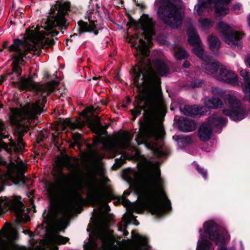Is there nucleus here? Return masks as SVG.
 <instances>
[{
    "instance_id": "obj_1",
    "label": "nucleus",
    "mask_w": 250,
    "mask_h": 250,
    "mask_svg": "<svg viewBox=\"0 0 250 250\" xmlns=\"http://www.w3.org/2000/svg\"><path fill=\"white\" fill-rule=\"evenodd\" d=\"M161 79H133L139 94L135 102V108L131 111L135 119L144 110L145 120L141 125L136 141L144 144L157 157L167 155L163 136L165 134L163 119L167 112L162 98Z\"/></svg>"
},
{
    "instance_id": "obj_2",
    "label": "nucleus",
    "mask_w": 250,
    "mask_h": 250,
    "mask_svg": "<svg viewBox=\"0 0 250 250\" xmlns=\"http://www.w3.org/2000/svg\"><path fill=\"white\" fill-rule=\"evenodd\" d=\"M70 3L64 2L59 5L57 14L55 16H50L46 22L44 30L36 31L29 30L27 31V38L31 42L29 44L19 39H15L12 44L8 46V42H5L2 45L1 51L4 48H8L9 52H12L13 62L12 75L19 77L21 73V65L23 64V57L30 52L35 55H40L42 49L47 48L54 44V40L46 36L51 35L52 36L57 35L59 32L53 29L54 27H59V29H65L67 27L64 16L69 10Z\"/></svg>"
},
{
    "instance_id": "obj_3",
    "label": "nucleus",
    "mask_w": 250,
    "mask_h": 250,
    "mask_svg": "<svg viewBox=\"0 0 250 250\" xmlns=\"http://www.w3.org/2000/svg\"><path fill=\"white\" fill-rule=\"evenodd\" d=\"M58 171L54 174V179L46 184V190L49 197L52 200L60 199L63 205L60 212L61 217L56 220L55 225L56 229L61 230L73 211L82 207L84 199L81 193L85 188V183L82 179H78L77 182L69 188H64L63 184L68 183L74 176L70 174H65L63 168L65 167L69 170L74 168L73 164L67 159H59L56 161Z\"/></svg>"
},
{
    "instance_id": "obj_4",
    "label": "nucleus",
    "mask_w": 250,
    "mask_h": 250,
    "mask_svg": "<svg viewBox=\"0 0 250 250\" xmlns=\"http://www.w3.org/2000/svg\"><path fill=\"white\" fill-rule=\"evenodd\" d=\"M21 200L20 196H15L11 199L7 197H0V215L6 210H10L15 213L18 222L28 221V216L23 217V204ZM17 237L16 229L10 224H6L0 230V250H58L56 245L64 244L69 240L68 238L60 235L58 232H51L47 236L43 246L40 245L36 248H27L16 243Z\"/></svg>"
},
{
    "instance_id": "obj_5",
    "label": "nucleus",
    "mask_w": 250,
    "mask_h": 250,
    "mask_svg": "<svg viewBox=\"0 0 250 250\" xmlns=\"http://www.w3.org/2000/svg\"><path fill=\"white\" fill-rule=\"evenodd\" d=\"M138 166L140 172L131 169H126L123 171V176L125 180L134 188L138 194L139 201L136 203H130L125 197L130 194L129 190H125L124 192V197H122L119 200L126 208L129 205L132 204H138L141 201L140 192L139 190V186L143 181H148L151 184L154 188L157 195H158V202L160 206L165 208L162 211V214H164L170 210V202L167 199L166 194L163 188V183L160 178L159 171L156 169L152 171H148V169L151 166V162L148 160L144 156H140Z\"/></svg>"
},
{
    "instance_id": "obj_6",
    "label": "nucleus",
    "mask_w": 250,
    "mask_h": 250,
    "mask_svg": "<svg viewBox=\"0 0 250 250\" xmlns=\"http://www.w3.org/2000/svg\"><path fill=\"white\" fill-rule=\"evenodd\" d=\"M140 23L143 34L148 42L147 47L145 42L142 39L139 40V44L136 47L139 54L136 55L139 60L137 64L133 68L132 75L133 78H158L159 76H165L168 73L166 64L160 60H155L151 64L149 59L148 47L151 45L152 36L154 34V23L151 18L144 15L140 20Z\"/></svg>"
},
{
    "instance_id": "obj_7",
    "label": "nucleus",
    "mask_w": 250,
    "mask_h": 250,
    "mask_svg": "<svg viewBox=\"0 0 250 250\" xmlns=\"http://www.w3.org/2000/svg\"><path fill=\"white\" fill-rule=\"evenodd\" d=\"M132 239L117 238L106 224H102L93 233L84 250H149L146 237L136 230L131 232Z\"/></svg>"
},
{
    "instance_id": "obj_8",
    "label": "nucleus",
    "mask_w": 250,
    "mask_h": 250,
    "mask_svg": "<svg viewBox=\"0 0 250 250\" xmlns=\"http://www.w3.org/2000/svg\"><path fill=\"white\" fill-rule=\"evenodd\" d=\"M45 103V96L42 100H38L34 104H28L21 109L10 108L11 115L9 119L12 125L17 126H22L23 130L17 138V143L11 141L9 144L1 142L0 145L8 153H11L14 151H21L24 147V143L22 141V136L26 133L29 126H31L32 122L35 119L37 114H40ZM8 135L4 131V124L0 122V141L6 138Z\"/></svg>"
},
{
    "instance_id": "obj_9",
    "label": "nucleus",
    "mask_w": 250,
    "mask_h": 250,
    "mask_svg": "<svg viewBox=\"0 0 250 250\" xmlns=\"http://www.w3.org/2000/svg\"><path fill=\"white\" fill-rule=\"evenodd\" d=\"M151 184L148 181L141 182L139 186L141 201L139 203L130 204L127 207V212L123 216L122 221L118 224L119 230L125 229L132 219L137 221L133 214L134 212L141 213L148 210L152 214L158 216L163 214L162 211L165 208L160 206L158 195Z\"/></svg>"
},
{
    "instance_id": "obj_10",
    "label": "nucleus",
    "mask_w": 250,
    "mask_h": 250,
    "mask_svg": "<svg viewBox=\"0 0 250 250\" xmlns=\"http://www.w3.org/2000/svg\"><path fill=\"white\" fill-rule=\"evenodd\" d=\"M133 136L128 131L120 132L112 137L101 139L103 149L108 152H115L117 149H127L130 151H135L136 155L139 151L136 146L131 144Z\"/></svg>"
},
{
    "instance_id": "obj_11",
    "label": "nucleus",
    "mask_w": 250,
    "mask_h": 250,
    "mask_svg": "<svg viewBox=\"0 0 250 250\" xmlns=\"http://www.w3.org/2000/svg\"><path fill=\"white\" fill-rule=\"evenodd\" d=\"M114 198V195L105 186L96 181L89 184L86 199L93 207L105 206Z\"/></svg>"
},
{
    "instance_id": "obj_12",
    "label": "nucleus",
    "mask_w": 250,
    "mask_h": 250,
    "mask_svg": "<svg viewBox=\"0 0 250 250\" xmlns=\"http://www.w3.org/2000/svg\"><path fill=\"white\" fill-rule=\"evenodd\" d=\"M5 164V162L0 156V185H5L7 180H10L14 183L24 181V174L27 168L25 163L22 161L17 164L11 163L7 166L6 171H4L1 167Z\"/></svg>"
},
{
    "instance_id": "obj_13",
    "label": "nucleus",
    "mask_w": 250,
    "mask_h": 250,
    "mask_svg": "<svg viewBox=\"0 0 250 250\" xmlns=\"http://www.w3.org/2000/svg\"><path fill=\"white\" fill-rule=\"evenodd\" d=\"M212 57H207L202 64L203 71L212 76H218L225 78H237L232 71L228 70L226 67L218 62H211Z\"/></svg>"
},
{
    "instance_id": "obj_14",
    "label": "nucleus",
    "mask_w": 250,
    "mask_h": 250,
    "mask_svg": "<svg viewBox=\"0 0 250 250\" xmlns=\"http://www.w3.org/2000/svg\"><path fill=\"white\" fill-rule=\"evenodd\" d=\"M201 0H199L200 1ZM221 0H207V1H201L194 6V13L202 15L204 12L208 13L212 9V4L215 7V13L216 17L222 18L229 13V8L221 4Z\"/></svg>"
},
{
    "instance_id": "obj_15",
    "label": "nucleus",
    "mask_w": 250,
    "mask_h": 250,
    "mask_svg": "<svg viewBox=\"0 0 250 250\" xmlns=\"http://www.w3.org/2000/svg\"><path fill=\"white\" fill-rule=\"evenodd\" d=\"M217 28L221 34L223 41L231 46H237L241 48V39L243 34L234 31L228 24L220 21L217 25Z\"/></svg>"
},
{
    "instance_id": "obj_16",
    "label": "nucleus",
    "mask_w": 250,
    "mask_h": 250,
    "mask_svg": "<svg viewBox=\"0 0 250 250\" xmlns=\"http://www.w3.org/2000/svg\"><path fill=\"white\" fill-rule=\"evenodd\" d=\"M204 230L209 240L214 241L216 245L222 246L218 250H227L226 247L222 246L225 239L221 234V227L219 225L213 220H209L204 223Z\"/></svg>"
},
{
    "instance_id": "obj_17",
    "label": "nucleus",
    "mask_w": 250,
    "mask_h": 250,
    "mask_svg": "<svg viewBox=\"0 0 250 250\" xmlns=\"http://www.w3.org/2000/svg\"><path fill=\"white\" fill-rule=\"evenodd\" d=\"M12 84L15 87L19 88L21 90H34L38 89L43 90L46 93V95H48L52 92L58 85V84L54 82L48 83L45 85H42L40 88H38L32 81V79H20L18 82H13Z\"/></svg>"
},
{
    "instance_id": "obj_18",
    "label": "nucleus",
    "mask_w": 250,
    "mask_h": 250,
    "mask_svg": "<svg viewBox=\"0 0 250 250\" xmlns=\"http://www.w3.org/2000/svg\"><path fill=\"white\" fill-rule=\"evenodd\" d=\"M99 17V14L94 11H90L85 14V19L87 20V22H84L83 21H80L78 24L79 26V34L81 35L84 32H93L95 35L98 34V31L96 28V23L97 22V18Z\"/></svg>"
},
{
    "instance_id": "obj_19",
    "label": "nucleus",
    "mask_w": 250,
    "mask_h": 250,
    "mask_svg": "<svg viewBox=\"0 0 250 250\" xmlns=\"http://www.w3.org/2000/svg\"><path fill=\"white\" fill-rule=\"evenodd\" d=\"M187 34L189 44L194 47L192 49L194 53L204 61L209 56L204 54V47L196 29L190 26L188 30Z\"/></svg>"
},
{
    "instance_id": "obj_20",
    "label": "nucleus",
    "mask_w": 250,
    "mask_h": 250,
    "mask_svg": "<svg viewBox=\"0 0 250 250\" xmlns=\"http://www.w3.org/2000/svg\"><path fill=\"white\" fill-rule=\"evenodd\" d=\"M155 4L158 7V15L164 23L172 24V0H156Z\"/></svg>"
},
{
    "instance_id": "obj_21",
    "label": "nucleus",
    "mask_w": 250,
    "mask_h": 250,
    "mask_svg": "<svg viewBox=\"0 0 250 250\" xmlns=\"http://www.w3.org/2000/svg\"><path fill=\"white\" fill-rule=\"evenodd\" d=\"M174 123L179 130L184 132L193 131L197 128L195 122L188 117L175 116L174 118Z\"/></svg>"
},
{
    "instance_id": "obj_22",
    "label": "nucleus",
    "mask_w": 250,
    "mask_h": 250,
    "mask_svg": "<svg viewBox=\"0 0 250 250\" xmlns=\"http://www.w3.org/2000/svg\"><path fill=\"white\" fill-rule=\"evenodd\" d=\"M184 17L183 3L181 0H173V29L178 28Z\"/></svg>"
},
{
    "instance_id": "obj_23",
    "label": "nucleus",
    "mask_w": 250,
    "mask_h": 250,
    "mask_svg": "<svg viewBox=\"0 0 250 250\" xmlns=\"http://www.w3.org/2000/svg\"><path fill=\"white\" fill-rule=\"evenodd\" d=\"M234 86H241L245 93L244 100L250 103V79H220Z\"/></svg>"
},
{
    "instance_id": "obj_24",
    "label": "nucleus",
    "mask_w": 250,
    "mask_h": 250,
    "mask_svg": "<svg viewBox=\"0 0 250 250\" xmlns=\"http://www.w3.org/2000/svg\"><path fill=\"white\" fill-rule=\"evenodd\" d=\"M180 110L185 115L189 116L193 118H199L207 113L206 108L196 104L185 105L183 108L180 107Z\"/></svg>"
},
{
    "instance_id": "obj_25",
    "label": "nucleus",
    "mask_w": 250,
    "mask_h": 250,
    "mask_svg": "<svg viewBox=\"0 0 250 250\" xmlns=\"http://www.w3.org/2000/svg\"><path fill=\"white\" fill-rule=\"evenodd\" d=\"M222 113L235 122L241 121L245 117V111L241 104L231 108L224 109Z\"/></svg>"
},
{
    "instance_id": "obj_26",
    "label": "nucleus",
    "mask_w": 250,
    "mask_h": 250,
    "mask_svg": "<svg viewBox=\"0 0 250 250\" xmlns=\"http://www.w3.org/2000/svg\"><path fill=\"white\" fill-rule=\"evenodd\" d=\"M212 92L214 94L219 95L220 97L224 98V101L226 105L229 106L230 108L241 105V103L236 97L231 94H228L226 95L224 90L221 89L214 87L212 89Z\"/></svg>"
},
{
    "instance_id": "obj_27",
    "label": "nucleus",
    "mask_w": 250,
    "mask_h": 250,
    "mask_svg": "<svg viewBox=\"0 0 250 250\" xmlns=\"http://www.w3.org/2000/svg\"><path fill=\"white\" fill-rule=\"evenodd\" d=\"M208 124L216 132L220 133L222 127L226 124V120L225 118L218 116L217 114H213L208 118Z\"/></svg>"
},
{
    "instance_id": "obj_28",
    "label": "nucleus",
    "mask_w": 250,
    "mask_h": 250,
    "mask_svg": "<svg viewBox=\"0 0 250 250\" xmlns=\"http://www.w3.org/2000/svg\"><path fill=\"white\" fill-rule=\"evenodd\" d=\"M198 137L202 141H208L212 135V128L207 123H203L199 127Z\"/></svg>"
},
{
    "instance_id": "obj_29",
    "label": "nucleus",
    "mask_w": 250,
    "mask_h": 250,
    "mask_svg": "<svg viewBox=\"0 0 250 250\" xmlns=\"http://www.w3.org/2000/svg\"><path fill=\"white\" fill-rule=\"evenodd\" d=\"M204 104L206 108L207 112L209 111L210 108L215 109L221 108L223 105V102L218 97H211L210 98L206 97L204 98Z\"/></svg>"
},
{
    "instance_id": "obj_30",
    "label": "nucleus",
    "mask_w": 250,
    "mask_h": 250,
    "mask_svg": "<svg viewBox=\"0 0 250 250\" xmlns=\"http://www.w3.org/2000/svg\"><path fill=\"white\" fill-rule=\"evenodd\" d=\"M173 140H175L179 147L182 148L186 146L192 142L191 138L189 136L174 135Z\"/></svg>"
},
{
    "instance_id": "obj_31",
    "label": "nucleus",
    "mask_w": 250,
    "mask_h": 250,
    "mask_svg": "<svg viewBox=\"0 0 250 250\" xmlns=\"http://www.w3.org/2000/svg\"><path fill=\"white\" fill-rule=\"evenodd\" d=\"M209 48L213 52L217 51L220 46V42L215 36L210 35L208 38Z\"/></svg>"
},
{
    "instance_id": "obj_32",
    "label": "nucleus",
    "mask_w": 250,
    "mask_h": 250,
    "mask_svg": "<svg viewBox=\"0 0 250 250\" xmlns=\"http://www.w3.org/2000/svg\"><path fill=\"white\" fill-rule=\"evenodd\" d=\"M200 27L203 29H208L213 25L214 21L212 19L208 18H200L199 20Z\"/></svg>"
},
{
    "instance_id": "obj_33",
    "label": "nucleus",
    "mask_w": 250,
    "mask_h": 250,
    "mask_svg": "<svg viewBox=\"0 0 250 250\" xmlns=\"http://www.w3.org/2000/svg\"><path fill=\"white\" fill-rule=\"evenodd\" d=\"M174 56L177 60H184L188 58V54L182 47L179 46L175 49Z\"/></svg>"
},
{
    "instance_id": "obj_34",
    "label": "nucleus",
    "mask_w": 250,
    "mask_h": 250,
    "mask_svg": "<svg viewBox=\"0 0 250 250\" xmlns=\"http://www.w3.org/2000/svg\"><path fill=\"white\" fill-rule=\"evenodd\" d=\"M212 246V243L207 239L203 240L197 246L196 250H209Z\"/></svg>"
},
{
    "instance_id": "obj_35",
    "label": "nucleus",
    "mask_w": 250,
    "mask_h": 250,
    "mask_svg": "<svg viewBox=\"0 0 250 250\" xmlns=\"http://www.w3.org/2000/svg\"><path fill=\"white\" fill-rule=\"evenodd\" d=\"M196 170L200 174L204 180H207L208 177L207 170L201 167L198 164L196 165Z\"/></svg>"
},
{
    "instance_id": "obj_36",
    "label": "nucleus",
    "mask_w": 250,
    "mask_h": 250,
    "mask_svg": "<svg viewBox=\"0 0 250 250\" xmlns=\"http://www.w3.org/2000/svg\"><path fill=\"white\" fill-rule=\"evenodd\" d=\"M204 84V82L201 79H194V81H192L191 83V88H195V87H202Z\"/></svg>"
},
{
    "instance_id": "obj_37",
    "label": "nucleus",
    "mask_w": 250,
    "mask_h": 250,
    "mask_svg": "<svg viewBox=\"0 0 250 250\" xmlns=\"http://www.w3.org/2000/svg\"><path fill=\"white\" fill-rule=\"evenodd\" d=\"M81 135L78 133H75L73 134V139L74 140V144H72L71 145V147H74L75 145H80V140H81Z\"/></svg>"
},
{
    "instance_id": "obj_38",
    "label": "nucleus",
    "mask_w": 250,
    "mask_h": 250,
    "mask_svg": "<svg viewBox=\"0 0 250 250\" xmlns=\"http://www.w3.org/2000/svg\"><path fill=\"white\" fill-rule=\"evenodd\" d=\"M84 123L83 122L77 121L72 123L71 124V127L74 129L75 128H80L83 126Z\"/></svg>"
},
{
    "instance_id": "obj_39",
    "label": "nucleus",
    "mask_w": 250,
    "mask_h": 250,
    "mask_svg": "<svg viewBox=\"0 0 250 250\" xmlns=\"http://www.w3.org/2000/svg\"><path fill=\"white\" fill-rule=\"evenodd\" d=\"M233 10L236 13H240L242 11V5L240 3H236L232 5Z\"/></svg>"
},
{
    "instance_id": "obj_40",
    "label": "nucleus",
    "mask_w": 250,
    "mask_h": 250,
    "mask_svg": "<svg viewBox=\"0 0 250 250\" xmlns=\"http://www.w3.org/2000/svg\"><path fill=\"white\" fill-rule=\"evenodd\" d=\"M95 111V108L93 106H90L85 109L83 112L82 114L85 116H88V114H92Z\"/></svg>"
},
{
    "instance_id": "obj_41",
    "label": "nucleus",
    "mask_w": 250,
    "mask_h": 250,
    "mask_svg": "<svg viewBox=\"0 0 250 250\" xmlns=\"http://www.w3.org/2000/svg\"><path fill=\"white\" fill-rule=\"evenodd\" d=\"M240 73L243 78H250L249 73L246 70H241Z\"/></svg>"
},
{
    "instance_id": "obj_42",
    "label": "nucleus",
    "mask_w": 250,
    "mask_h": 250,
    "mask_svg": "<svg viewBox=\"0 0 250 250\" xmlns=\"http://www.w3.org/2000/svg\"><path fill=\"white\" fill-rule=\"evenodd\" d=\"M190 65V62L188 61H185L183 63V66L185 68H188Z\"/></svg>"
},
{
    "instance_id": "obj_43",
    "label": "nucleus",
    "mask_w": 250,
    "mask_h": 250,
    "mask_svg": "<svg viewBox=\"0 0 250 250\" xmlns=\"http://www.w3.org/2000/svg\"><path fill=\"white\" fill-rule=\"evenodd\" d=\"M221 0L222 1L221 4H223L224 6H226L227 7H228V5L229 3V2L231 1V0Z\"/></svg>"
},
{
    "instance_id": "obj_44",
    "label": "nucleus",
    "mask_w": 250,
    "mask_h": 250,
    "mask_svg": "<svg viewBox=\"0 0 250 250\" xmlns=\"http://www.w3.org/2000/svg\"><path fill=\"white\" fill-rule=\"evenodd\" d=\"M95 156L96 158L99 159H102L105 157V155L104 154H100L98 153H96Z\"/></svg>"
},
{
    "instance_id": "obj_45",
    "label": "nucleus",
    "mask_w": 250,
    "mask_h": 250,
    "mask_svg": "<svg viewBox=\"0 0 250 250\" xmlns=\"http://www.w3.org/2000/svg\"><path fill=\"white\" fill-rule=\"evenodd\" d=\"M121 231H123V235L124 236H126L127 235V234H128V232L127 231V230L125 229H123V230H120Z\"/></svg>"
},
{
    "instance_id": "obj_46",
    "label": "nucleus",
    "mask_w": 250,
    "mask_h": 250,
    "mask_svg": "<svg viewBox=\"0 0 250 250\" xmlns=\"http://www.w3.org/2000/svg\"><path fill=\"white\" fill-rule=\"evenodd\" d=\"M49 77H50V75L48 72H46L44 73L43 78H49Z\"/></svg>"
},
{
    "instance_id": "obj_47",
    "label": "nucleus",
    "mask_w": 250,
    "mask_h": 250,
    "mask_svg": "<svg viewBox=\"0 0 250 250\" xmlns=\"http://www.w3.org/2000/svg\"><path fill=\"white\" fill-rule=\"evenodd\" d=\"M131 223H133L135 225H138L139 224V222H138V221L137 220V221H135L134 219H132V221L131 222Z\"/></svg>"
},
{
    "instance_id": "obj_48",
    "label": "nucleus",
    "mask_w": 250,
    "mask_h": 250,
    "mask_svg": "<svg viewBox=\"0 0 250 250\" xmlns=\"http://www.w3.org/2000/svg\"><path fill=\"white\" fill-rule=\"evenodd\" d=\"M247 63L248 64V65H249V66L250 67V57H248L247 58Z\"/></svg>"
},
{
    "instance_id": "obj_49",
    "label": "nucleus",
    "mask_w": 250,
    "mask_h": 250,
    "mask_svg": "<svg viewBox=\"0 0 250 250\" xmlns=\"http://www.w3.org/2000/svg\"><path fill=\"white\" fill-rule=\"evenodd\" d=\"M120 161L121 162H120V163L119 164L120 166L122 165L124 163L125 160H124V159H122Z\"/></svg>"
},
{
    "instance_id": "obj_50",
    "label": "nucleus",
    "mask_w": 250,
    "mask_h": 250,
    "mask_svg": "<svg viewBox=\"0 0 250 250\" xmlns=\"http://www.w3.org/2000/svg\"><path fill=\"white\" fill-rule=\"evenodd\" d=\"M130 102V99L128 97L126 98V103L128 104V103H129Z\"/></svg>"
},
{
    "instance_id": "obj_51",
    "label": "nucleus",
    "mask_w": 250,
    "mask_h": 250,
    "mask_svg": "<svg viewBox=\"0 0 250 250\" xmlns=\"http://www.w3.org/2000/svg\"><path fill=\"white\" fill-rule=\"evenodd\" d=\"M248 21H249V24L250 26V14L248 16Z\"/></svg>"
},
{
    "instance_id": "obj_52",
    "label": "nucleus",
    "mask_w": 250,
    "mask_h": 250,
    "mask_svg": "<svg viewBox=\"0 0 250 250\" xmlns=\"http://www.w3.org/2000/svg\"><path fill=\"white\" fill-rule=\"evenodd\" d=\"M35 77H37V76L35 74H34V75L33 76H32L30 78H34Z\"/></svg>"
},
{
    "instance_id": "obj_53",
    "label": "nucleus",
    "mask_w": 250,
    "mask_h": 250,
    "mask_svg": "<svg viewBox=\"0 0 250 250\" xmlns=\"http://www.w3.org/2000/svg\"><path fill=\"white\" fill-rule=\"evenodd\" d=\"M57 72H56V73L54 74V76H55V78H58L57 76Z\"/></svg>"
},
{
    "instance_id": "obj_54",
    "label": "nucleus",
    "mask_w": 250,
    "mask_h": 250,
    "mask_svg": "<svg viewBox=\"0 0 250 250\" xmlns=\"http://www.w3.org/2000/svg\"><path fill=\"white\" fill-rule=\"evenodd\" d=\"M92 78H93V79H95V78H101V77H100V76H99V77H92Z\"/></svg>"
},
{
    "instance_id": "obj_55",
    "label": "nucleus",
    "mask_w": 250,
    "mask_h": 250,
    "mask_svg": "<svg viewBox=\"0 0 250 250\" xmlns=\"http://www.w3.org/2000/svg\"><path fill=\"white\" fill-rule=\"evenodd\" d=\"M4 79H0V84L1 83L3 82Z\"/></svg>"
},
{
    "instance_id": "obj_56",
    "label": "nucleus",
    "mask_w": 250,
    "mask_h": 250,
    "mask_svg": "<svg viewBox=\"0 0 250 250\" xmlns=\"http://www.w3.org/2000/svg\"><path fill=\"white\" fill-rule=\"evenodd\" d=\"M23 232L26 233L27 232V230H23Z\"/></svg>"
},
{
    "instance_id": "obj_57",
    "label": "nucleus",
    "mask_w": 250,
    "mask_h": 250,
    "mask_svg": "<svg viewBox=\"0 0 250 250\" xmlns=\"http://www.w3.org/2000/svg\"><path fill=\"white\" fill-rule=\"evenodd\" d=\"M55 11V10L53 9H51V13H54Z\"/></svg>"
},
{
    "instance_id": "obj_58",
    "label": "nucleus",
    "mask_w": 250,
    "mask_h": 250,
    "mask_svg": "<svg viewBox=\"0 0 250 250\" xmlns=\"http://www.w3.org/2000/svg\"><path fill=\"white\" fill-rule=\"evenodd\" d=\"M199 231V232H202V229H200Z\"/></svg>"
},
{
    "instance_id": "obj_59",
    "label": "nucleus",
    "mask_w": 250,
    "mask_h": 250,
    "mask_svg": "<svg viewBox=\"0 0 250 250\" xmlns=\"http://www.w3.org/2000/svg\"><path fill=\"white\" fill-rule=\"evenodd\" d=\"M75 35H76L75 34H73V36H71V38H72V37L74 36Z\"/></svg>"
},
{
    "instance_id": "obj_60",
    "label": "nucleus",
    "mask_w": 250,
    "mask_h": 250,
    "mask_svg": "<svg viewBox=\"0 0 250 250\" xmlns=\"http://www.w3.org/2000/svg\"><path fill=\"white\" fill-rule=\"evenodd\" d=\"M32 193H33V191H31V195H32Z\"/></svg>"
},
{
    "instance_id": "obj_61",
    "label": "nucleus",
    "mask_w": 250,
    "mask_h": 250,
    "mask_svg": "<svg viewBox=\"0 0 250 250\" xmlns=\"http://www.w3.org/2000/svg\"><path fill=\"white\" fill-rule=\"evenodd\" d=\"M31 203L32 204V202H33V201L32 200H31L30 201Z\"/></svg>"
},
{
    "instance_id": "obj_62",
    "label": "nucleus",
    "mask_w": 250,
    "mask_h": 250,
    "mask_svg": "<svg viewBox=\"0 0 250 250\" xmlns=\"http://www.w3.org/2000/svg\"><path fill=\"white\" fill-rule=\"evenodd\" d=\"M21 78L24 79V78H25L23 77H21Z\"/></svg>"
}]
</instances>
